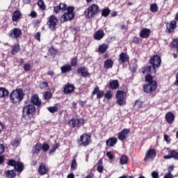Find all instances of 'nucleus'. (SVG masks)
Instances as JSON below:
<instances>
[{
  "mask_svg": "<svg viewBox=\"0 0 178 178\" xmlns=\"http://www.w3.org/2000/svg\"><path fill=\"white\" fill-rule=\"evenodd\" d=\"M35 106L30 102H26L22 109V116L25 119H33L34 113H35Z\"/></svg>",
  "mask_w": 178,
  "mask_h": 178,
  "instance_id": "nucleus-1",
  "label": "nucleus"
},
{
  "mask_svg": "<svg viewBox=\"0 0 178 178\" xmlns=\"http://www.w3.org/2000/svg\"><path fill=\"white\" fill-rule=\"evenodd\" d=\"M24 98V93L22 89L13 90L10 95V99L13 104H19Z\"/></svg>",
  "mask_w": 178,
  "mask_h": 178,
  "instance_id": "nucleus-2",
  "label": "nucleus"
},
{
  "mask_svg": "<svg viewBox=\"0 0 178 178\" xmlns=\"http://www.w3.org/2000/svg\"><path fill=\"white\" fill-rule=\"evenodd\" d=\"M145 81L148 83V84L145 85L143 87L145 92L149 94L156 90V81H154L152 76H145Z\"/></svg>",
  "mask_w": 178,
  "mask_h": 178,
  "instance_id": "nucleus-3",
  "label": "nucleus"
},
{
  "mask_svg": "<svg viewBox=\"0 0 178 178\" xmlns=\"http://www.w3.org/2000/svg\"><path fill=\"white\" fill-rule=\"evenodd\" d=\"M67 12L64 13L60 17V23H65V22H69L74 18V7H68L67 8Z\"/></svg>",
  "mask_w": 178,
  "mask_h": 178,
  "instance_id": "nucleus-4",
  "label": "nucleus"
},
{
  "mask_svg": "<svg viewBox=\"0 0 178 178\" xmlns=\"http://www.w3.org/2000/svg\"><path fill=\"white\" fill-rule=\"evenodd\" d=\"M99 12V6L96 4H92L84 11V14L87 19H91Z\"/></svg>",
  "mask_w": 178,
  "mask_h": 178,
  "instance_id": "nucleus-5",
  "label": "nucleus"
},
{
  "mask_svg": "<svg viewBox=\"0 0 178 178\" xmlns=\"http://www.w3.org/2000/svg\"><path fill=\"white\" fill-rule=\"evenodd\" d=\"M127 94L123 90H118L116 93L117 104L120 106H123L126 105V97Z\"/></svg>",
  "mask_w": 178,
  "mask_h": 178,
  "instance_id": "nucleus-6",
  "label": "nucleus"
},
{
  "mask_svg": "<svg viewBox=\"0 0 178 178\" xmlns=\"http://www.w3.org/2000/svg\"><path fill=\"white\" fill-rule=\"evenodd\" d=\"M58 22H59V19H58V18L55 15H51L49 17L47 26L49 29L51 30V31H55V30H56Z\"/></svg>",
  "mask_w": 178,
  "mask_h": 178,
  "instance_id": "nucleus-7",
  "label": "nucleus"
},
{
  "mask_svg": "<svg viewBox=\"0 0 178 178\" xmlns=\"http://www.w3.org/2000/svg\"><path fill=\"white\" fill-rule=\"evenodd\" d=\"M161 56L158 55L154 56L150 58L149 63L152 66L154 73L156 72V67H159V66H161Z\"/></svg>",
  "mask_w": 178,
  "mask_h": 178,
  "instance_id": "nucleus-8",
  "label": "nucleus"
},
{
  "mask_svg": "<svg viewBox=\"0 0 178 178\" xmlns=\"http://www.w3.org/2000/svg\"><path fill=\"white\" fill-rule=\"evenodd\" d=\"M90 143H91V136L87 134L81 135L80 139L78 140L79 145H83V147H87V145H90Z\"/></svg>",
  "mask_w": 178,
  "mask_h": 178,
  "instance_id": "nucleus-9",
  "label": "nucleus"
},
{
  "mask_svg": "<svg viewBox=\"0 0 178 178\" xmlns=\"http://www.w3.org/2000/svg\"><path fill=\"white\" fill-rule=\"evenodd\" d=\"M156 156V150L155 149H148L143 159L144 162H149L154 161V159Z\"/></svg>",
  "mask_w": 178,
  "mask_h": 178,
  "instance_id": "nucleus-10",
  "label": "nucleus"
},
{
  "mask_svg": "<svg viewBox=\"0 0 178 178\" xmlns=\"http://www.w3.org/2000/svg\"><path fill=\"white\" fill-rule=\"evenodd\" d=\"M8 165L10 166H14L17 172H23V169H24V165L20 161H16L15 160H9Z\"/></svg>",
  "mask_w": 178,
  "mask_h": 178,
  "instance_id": "nucleus-11",
  "label": "nucleus"
},
{
  "mask_svg": "<svg viewBox=\"0 0 178 178\" xmlns=\"http://www.w3.org/2000/svg\"><path fill=\"white\" fill-rule=\"evenodd\" d=\"M22 35V30L19 28H14L8 32V37H10V38H15V40H17V38H20Z\"/></svg>",
  "mask_w": 178,
  "mask_h": 178,
  "instance_id": "nucleus-12",
  "label": "nucleus"
},
{
  "mask_svg": "<svg viewBox=\"0 0 178 178\" xmlns=\"http://www.w3.org/2000/svg\"><path fill=\"white\" fill-rule=\"evenodd\" d=\"M69 124L70 127H80V126H83L84 124V119L79 118L74 119L72 118L69 121Z\"/></svg>",
  "mask_w": 178,
  "mask_h": 178,
  "instance_id": "nucleus-13",
  "label": "nucleus"
},
{
  "mask_svg": "<svg viewBox=\"0 0 178 178\" xmlns=\"http://www.w3.org/2000/svg\"><path fill=\"white\" fill-rule=\"evenodd\" d=\"M129 133H130V129H124L118 134V140H120V141H123V140H126Z\"/></svg>",
  "mask_w": 178,
  "mask_h": 178,
  "instance_id": "nucleus-14",
  "label": "nucleus"
},
{
  "mask_svg": "<svg viewBox=\"0 0 178 178\" xmlns=\"http://www.w3.org/2000/svg\"><path fill=\"white\" fill-rule=\"evenodd\" d=\"M96 95L97 99H101V98H102L105 95V92H104V90H100L99 87L96 86L92 91V95Z\"/></svg>",
  "mask_w": 178,
  "mask_h": 178,
  "instance_id": "nucleus-15",
  "label": "nucleus"
},
{
  "mask_svg": "<svg viewBox=\"0 0 178 178\" xmlns=\"http://www.w3.org/2000/svg\"><path fill=\"white\" fill-rule=\"evenodd\" d=\"M31 104H33L32 105H35V106H37V108H40L41 106V101H40V97H38V95H34L31 98Z\"/></svg>",
  "mask_w": 178,
  "mask_h": 178,
  "instance_id": "nucleus-16",
  "label": "nucleus"
},
{
  "mask_svg": "<svg viewBox=\"0 0 178 178\" xmlns=\"http://www.w3.org/2000/svg\"><path fill=\"white\" fill-rule=\"evenodd\" d=\"M78 74H81L82 77H88L90 76V72H88V70L86 68V67H81L77 69Z\"/></svg>",
  "mask_w": 178,
  "mask_h": 178,
  "instance_id": "nucleus-17",
  "label": "nucleus"
},
{
  "mask_svg": "<svg viewBox=\"0 0 178 178\" xmlns=\"http://www.w3.org/2000/svg\"><path fill=\"white\" fill-rule=\"evenodd\" d=\"M142 73L143 74H144L145 76H151V74H152V73L154 72V68L152 66H146L144 67L143 68H142Z\"/></svg>",
  "mask_w": 178,
  "mask_h": 178,
  "instance_id": "nucleus-18",
  "label": "nucleus"
},
{
  "mask_svg": "<svg viewBox=\"0 0 178 178\" xmlns=\"http://www.w3.org/2000/svg\"><path fill=\"white\" fill-rule=\"evenodd\" d=\"M74 90H76V88L73 84L67 83L64 86V92L65 94H72V92H74Z\"/></svg>",
  "mask_w": 178,
  "mask_h": 178,
  "instance_id": "nucleus-19",
  "label": "nucleus"
},
{
  "mask_svg": "<svg viewBox=\"0 0 178 178\" xmlns=\"http://www.w3.org/2000/svg\"><path fill=\"white\" fill-rule=\"evenodd\" d=\"M129 55L126 53H121L120 54V58L118 59L119 63H122V65H124V63L129 62Z\"/></svg>",
  "mask_w": 178,
  "mask_h": 178,
  "instance_id": "nucleus-20",
  "label": "nucleus"
},
{
  "mask_svg": "<svg viewBox=\"0 0 178 178\" xmlns=\"http://www.w3.org/2000/svg\"><path fill=\"white\" fill-rule=\"evenodd\" d=\"M105 36V33L103 30H99L97 31L93 36L94 40H96V41H100V40H102L104 37Z\"/></svg>",
  "mask_w": 178,
  "mask_h": 178,
  "instance_id": "nucleus-21",
  "label": "nucleus"
},
{
  "mask_svg": "<svg viewBox=\"0 0 178 178\" xmlns=\"http://www.w3.org/2000/svg\"><path fill=\"white\" fill-rule=\"evenodd\" d=\"M151 35V30L148 29H143L140 31V38H148Z\"/></svg>",
  "mask_w": 178,
  "mask_h": 178,
  "instance_id": "nucleus-22",
  "label": "nucleus"
},
{
  "mask_svg": "<svg viewBox=\"0 0 178 178\" xmlns=\"http://www.w3.org/2000/svg\"><path fill=\"white\" fill-rule=\"evenodd\" d=\"M67 6L65 3H60L58 6L54 7V13H59L60 10H66Z\"/></svg>",
  "mask_w": 178,
  "mask_h": 178,
  "instance_id": "nucleus-23",
  "label": "nucleus"
},
{
  "mask_svg": "<svg viewBox=\"0 0 178 178\" xmlns=\"http://www.w3.org/2000/svg\"><path fill=\"white\" fill-rule=\"evenodd\" d=\"M165 120L169 123V124H172L173 122H175V114L172 112H168L165 114Z\"/></svg>",
  "mask_w": 178,
  "mask_h": 178,
  "instance_id": "nucleus-24",
  "label": "nucleus"
},
{
  "mask_svg": "<svg viewBox=\"0 0 178 178\" xmlns=\"http://www.w3.org/2000/svg\"><path fill=\"white\" fill-rule=\"evenodd\" d=\"M118 143V138H108L106 142V144L107 145V147H115V145H116V143Z\"/></svg>",
  "mask_w": 178,
  "mask_h": 178,
  "instance_id": "nucleus-25",
  "label": "nucleus"
},
{
  "mask_svg": "<svg viewBox=\"0 0 178 178\" xmlns=\"http://www.w3.org/2000/svg\"><path fill=\"white\" fill-rule=\"evenodd\" d=\"M109 87L111 88V90H116L119 88V81L111 80L109 81Z\"/></svg>",
  "mask_w": 178,
  "mask_h": 178,
  "instance_id": "nucleus-26",
  "label": "nucleus"
},
{
  "mask_svg": "<svg viewBox=\"0 0 178 178\" xmlns=\"http://www.w3.org/2000/svg\"><path fill=\"white\" fill-rule=\"evenodd\" d=\"M38 173L40 175V176H44V175H47V173H48V169H47L45 165L42 164L39 166Z\"/></svg>",
  "mask_w": 178,
  "mask_h": 178,
  "instance_id": "nucleus-27",
  "label": "nucleus"
},
{
  "mask_svg": "<svg viewBox=\"0 0 178 178\" xmlns=\"http://www.w3.org/2000/svg\"><path fill=\"white\" fill-rule=\"evenodd\" d=\"M104 67L105 69H112L113 67V60L112 59H107L104 61Z\"/></svg>",
  "mask_w": 178,
  "mask_h": 178,
  "instance_id": "nucleus-28",
  "label": "nucleus"
},
{
  "mask_svg": "<svg viewBox=\"0 0 178 178\" xmlns=\"http://www.w3.org/2000/svg\"><path fill=\"white\" fill-rule=\"evenodd\" d=\"M22 17V13L19 10H15L13 14V22H17L19 19Z\"/></svg>",
  "mask_w": 178,
  "mask_h": 178,
  "instance_id": "nucleus-29",
  "label": "nucleus"
},
{
  "mask_svg": "<svg viewBox=\"0 0 178 178\" xmlns=\"http://www.w3.org/2000/svg\"><path fill=\"white\" fill-rule=\"evenodd\" d=\"M61 73H67V72H70L72 70V65L70 64H67L65 65H63L60 67Z\"/></svg>",
  "mask_w": 178,
  "mask_h": 178,
  "instance_id": "nucleus-30",
  "label": "nucleus"
},
{
  "mask_svg": "<svg viewBox=\"0 0 178 178\" xmlns=\"http://www.w3.org/2000/svg\"><path fill=\"white\" fill-rule=\"evenodd\" d=\"M9 95V91L5 88H0V98H5Z\"/></svg>",
  "mask_w": 178,
  "mask_h": 178,
  "instance_id": "nucleus-31",
  "label": "nucleus"
},
{
  "mask_svg": "<svg viewBox=\"0 0 178 178\" xmlns=\"http://www.w3.org/2000/svg\"><path fill=\"white\" fill-rule=\"evenodd\" d=\"M177 26V23L176 21L173 20L170 23L169 29H168V33H173L175 31V29H176Z\"/></svg>",
  "mask_w": 178,
  "mask_h": 178,
  "instance_id": "nucleus-32",
  "label": "nucleus"
},
{
  "mask_svg": "<svg viewBox=\"0 0 178 178\" xmlns=\"http://www.w3.org/2000/svg\"><path fill=\"white\" fill-rule=\"evenodd\" d=\"M41 151V144L37 143L35 145L32 149L33 154H40V152Z\"/></svg>",
  "mask_w": 178,
  "mask_h": 178,
  "instance_id": "nucleus-33",
  "label": "nucleus"
},
{
  "mask_svg": "<svg viewBox=\"0 0 178 178\" xmlns=\"http://www.w3.org/2000/svg\"><path fill=\"white\" fill-rule=\"evenodd\" d=\"M109 48V46L106 44H102L99 46L98 51L100 54H104V52Z\"/></svg>",
  "mask_w": 178,
  "mask_h": 178,
  "instance_id": "nucleus-34",
  "label": "nucleus"
},
{
  "mask_svg": "<svg viewBox=\"0 0 178 178\" xmlns=\"http://www.w3.org/2000/svg\"><path fill=\"white\" fill-rule=\"evenodd\" d=\"M129 162V157L126 155H122L120 158V165H127V163Z\"/></svg>",
  "mask_w": 178,
  "mask_h": 178,
  "instance_id": "nucleus-35",
  "label": "nucleus"
},
{
  "mask_svg": "<svg viewBox=\"0 0 178 178\" xmlns=\"http://www.w3.org/2000/svg\"><path fill=\"white\" fill-rule=\"evenodd\" d=\"M97 172H99V173H102V172H104V162L102 161V159H100L98 162Z\"/></svg>",
  "mask_w": 178,
  "mask_h": 178,
  "instance_id": "nucleus-36",
  "label": "nucleus"
},
{
  "mask_svg": "<svg viewBox=\"0 0 178 178\" xmlns=\"http://www.w3.org/2000/svg\"><path fill=\"white\" fill-rule=\"evenodd\" d=\"M150 10L153 13H156L158 10H159V7H158V4L156 3H152L150 5Z\"/></svg>",
  "mask_w": 178,
  "mask_h": 178,
  "instance_id": "nucleus-37",
  "label": "nucleus"
},
{
  "mask_svg": "<svg viewBox=\"0 0 178 178\" xmlns=\"http://www.w3.org/2000/svg\"><path fill=\"white\" fill-rule=\"evenodd\" d=\"M21 141H22V139L15 138V140L11 141V145H13V147H15V148H17V147H19V145H20Z\"/></svg>",
  "mask_w": 178,
  "mask_h": 178,
  "instance_id": "nucleus-38",
  "label": "nucleus"
},
{
  "mask_svg": "<svg viewBox=\"0 0 178 178\" xmlns=\"http://www.w3.org/2000/svg\"><path fill=\"white\" fill-rule=\"evenodd\" d=\"M20 51V45L19 44H15L13 47V49L11 51L12 55H16L17 52Z\"/></svg>",
  "mask_w": 178,
  "mask_h": 178,
  "instance_id": "nucleus-39",
  "label": "nucleus"
},
{
  "mask_svg": "<svg viewBox=\"0 0 178 178\" xmlns=\"http://www.w3.org/2000/svg\"><path fill=\"white\" fill-rule=\"evenodd\" d=\"M111 13V10L109 8H106L102 10V16L103 17H108L109 16V14Z\"/></svg>",
  "mask_w": 178,
  "mask_h": 178,
  "instance_id": "nucleus-40",
  "label": "nucleus"
},
{
  "mask_svg": "<svg viewBox=\"0 0 178 178\" xmlns=\"http://www.w3.org/2000/svg\"><path fill=\"white\" fill-rule=\"evenodd\" d=\"M38 6H39L40 9H41V10H45V8H47L45 6V3H44V1L42 0H39L38 1Z\"/></svg>",
  "mask_w": 178,
  "mask_h": 178,
  "instance_id": "nucleus-41",
  "label": "nucleus"
},
{
  "mask_svg": "<svg viewBox=\"0 0 178 178\" xmlns=\"http://www.w3.org/2000/svg\"><path fill=\"white\" fill-rule=\"evenodd\" d=\"M134 107L136 108V109H141V108H143V102L136 100L135 102Z\"/></svg>",
  "mask_w": 178,
  "mask_h": 178,
  "instance_id": "nucleus-42",
  "label": "nucleus"
},
{
  "mask_svg": "<svg viewBox=\"0 0 178 178\" xmlns=\"http://www.w3.org/2000/svg\"><path fill=\"white\" fill-rule=\"evenodd\" d=\"M76 169H77V161H76V159H73L71 164V170H76Z\"/></svg>",
  "mask_w": 178,
  "mask_h": 178,
  "instance_id": "nucleus-43",
  "label": "nucleus"
},
{
  "mask_svg": "<svg viewBox=\"0 0 178 178\" xmlns=\"http://www.w3.org/2000/svg\"><path fill=\"white\" fill-rule=\"evenodd\" d=\"M47 111H49L50 113H55L56 112H58V108L56 107V106H50L47 108Z\"/></svg>",
  "mask_w": 178,
  "mask_h": 178,
  "instance_id": "nucleus-44",
  "label": "nucleus"
},
{
  "mask_svg": "<svg viewBox=\"0 0 178 178\" xmlns=\"http://www.w3.org/2000/svg\"><path fill=\"white\" fill-rule=\"evenodd\" d=\"M171 155L172 156V158L174 159H176L177 161H178V152L177 151H176L175 149H172Z\"/></svg>",
  "mask_w": 178,
  "mask_h": 178,
  "instance_id": "nucleus-45",
  "label": "nucleus"
},
{
  "mask_svg": "<svg viewBox=\"0 0 178 178\" xmlns=\"http://www.w3.org/2000/svg\"><path fill=\"white\" fill-rule=\"evenodd\" d=\"M113 96V93L112 91H108L105 95L104 97L106 99H112V97Z\"/></svg>",
  "mask_w": 178,
  "mask_h": 178,
  "instance_id": "nucleus-46",
  "label": "nucleus"
},
{
  "mask_svg": "<svg viewBox=\"0 0 178 178\" xmlns=\"http://www.w3.org/2000/svg\"><path fill=\"white\" fill-rule=\"evenodd\" d=\"M6 176H7V177L13 178L15 177V172L13 170H8L6 172Z\"/></svg>",
  "mask_w": 178,
  "mask_h": 178,
  "instance_id": "nucleus-47",
  "label": "nucleus"
},
{
  "mask_svg": "<svg viewBox=\"0 0 178 178\" xmlns=\"http://www.w3.org/2000/svg\"><path fill=\"white\" fill-rule=\"evenodd\" d=\"M44 99H51L52 94L50 92H45L43 95Z\"/></svg>",
  "mask_w": 178,
  "mask_h": 178,
  "instance_id": "nucleus-48",
  "label": "nucleus"
},
{
  "mask_svg": "<svg viewBox=\"0 0 178 178\" xmlns=\"http://www.w3.org/2000/svg\"><path fill=\"white\" fill-rule=\"evenodd\" d=\"M30 69H31V65H30V63H25L24 65V72H30Z\"/></svg>",
  "mask_w": 178,
  "mask_h": 178,
  "instance_id": "nucleus-49",
  "label": "nucleus"
},
{
  "mask_svg": "<svg viewBox=\"0 0 178 178\" xmlns=\"http://www.w3.org/2000/svg\"><path fill=\"white\" fill-rule=\"evenodd\" d=\"M42 149L44 152H47V151H48L49 149V145H48L47 143L43 144L42 146Z\"/></svg>",
  "mask_w": 178,
  "mask_h": 178,
  "instance_id": "nucleus-50",
  "label": "nucleus"
},
{
  "mask_svg": "<svg viewBox=\"0 0 178 178\" xmlns=\"http://www.w3.org/2000/svg\"><path fill=\"white\" fill-rule=\"evenodd\" d=\"M58 148H59V144L58 143H56L52 149L50 150L51 154H54V152H55V151H56V149H58Z\"/></svg>",
  "mask_w": 178,
  "mask_h": 178,
  "instance_id": "nucleus-51",
  "label": "nucleus"
},
{
  "mask_svg": "<svg viewBox=\"0 0 178 178\" xmlns=\"http://www.w3.org/2000/svg\"><path fill=\"white\" fill-rule=\"evenodd\" d=\"M106 155L107 157H108L110 161H113V159H115L113 154H112V152H107Z\"/></svg>",
  "mask_w": 178,
  "mask_h": 178,
  "instance_id": "nucleus-52",
  "label": "nucleus"
},
{
  "mask_svg": "<svg viewBox=\"0 0 178 178\" xmlns=\"http://www.w3.org/2000/svg\"><path fill=\"white\" fill-rule=\"evenodd\" d=\"M40 87L42 90L44 88H47V87H48V83L47 82H42L40 83Z\"/></svg>",
  "mask_w": 178,
  "mask_h": 178,
  "instance_id": "nucleus-53",
  "label": "nucleus"
},
{
  "mask_svg": "<svg viewBox=\"0 0 178 178\" xmlns=\"http://www.w3.org/2000/svg\"><path fill=\"white\" fill-rule=\"evenodd\" d=\"M77 65V57L72 58L71 60V66H76Z\"/></svg>",
  "mask_w": 178,
  "mask_h": 178,
  "instance_id": "nucleus-54",
  "label": "nucleus"
},
{
  "mask_svg": "<svg viewBox=\"0 0 178 178\" xmlns=\"http://www.w3.org/2000/svg\"><path fill=\"white\" fill-rule=\"evenodd\" d=\"M152 178H159V174L156 171H153L152 172Z\"/></svg>",
  "mask_w": 178,
  "mask_h": 178,
  "instance_id": "nucleus-55",
  "label": "nucleus"
},
{
  "mask_svg": "<svg viewBox=\"0 0 178 178\" xmlns=\"http://www.w3.org/2000/svg\"><path fill=\"white\" fill-rule=\"evenodd\" d=\"M172 158H173V156H172V150L170 152L168 155H165L163 156L164 159H172Z\"/></svg>",
  "mask_w": 178,
  "mask_h": 178,
  "instance_id": "nucleus-56",
  "label": "nucleus"
},
{
  "mask_svg": "<svg viewBox=\"0 0 178 178\" xmlns=\"http://www.w3.org/2000/svg\"><path fill=\"white\" fill-rule=\"evenodd\" d=\"M35 38L38 41H40V40H41V33L40 32L36 33V34L35 35Z\"/></svg>",
  "mask_w": 178,
  "mask_h": 178,
  "instance_id": "nucleus-57",
  "label": "nucleus"
},
{
  "mask_svg": "<svg viewBox=\"0 0 178 178\" xmlns=\"http://www.w3.org/2000/svg\"><path fill=\"white\" fill-rule=\"evenodd\" d=\"M164 140L167 144H170V138L168 135H164Z\"/></svg>",
  "mask_w": 178,
  "mask_h": 178,
  "instance_id": "nucleus-58",
  "label": "nucleus"
},
{
  "mask_svg": "<svg viewBox=\"0 0 178 178\" xmlns=\"http://www.w3.org/2000/svg\"><path fill=\"white\" fill-rule=\"evenodd\" d=\"M164 178H173V175H172L170 172L165 173Z\"/></svg>",
  "mask_w": 178,
  "mask_h": 178,
  "instance_id": "nucleus-59",
  "label": "nucleus"
},
{
  "mask_svg": "<svg viewBox=\"0 0 178 178\" xmlns=\"http://www.w3.org/2000/svg\"><path fill=\"white\" fill-rule=\"evenodd\" d=\"M3 152H5V147L3 145L0 144V155L1 154H3Z\"/></svg>",
  "mask_w": 178,
  "mask_h": 178,
  "instance_id": "nucleus-60",
  "label": "nucleus"
},
{
  "mask_svg": "<svg viewBox=\"0 0 178 178\" xmlns=\"http://www.w3.org/2000/svg\"><path fill=\"white\" fill-rule=\"evenodd\" d=\"M30 16H31V17L35 19V17H37V13H35V11H31Z\"/></svg>",
  "mask_w": 178,
  "mask_h": 178,
  "instance_id": "nucleus-61",
  "label": "nucleus"
},
{
  "mask_svg": "<svg viewBox=\"0 0 178 178\" xmlns=\"http://www.w3.org/2000/svg\"><path fill=\"white\" fill-rule=\"evenodd\" d=\"M130 70L134 73H136V72H137V65H133V66L130 67Z\"/></svg>",
  "mask_w": 178,
  "mask_h": 178,
  "instance_id": "nucleus-62",
  "label": "nucleus"
},
{
  "mask_svg": "<svg viewBox=\"0 0 178 178\" xmlns=\"http://www.w3.org/2000/svg\"><path fill=\"white\" fill-rule=\"evenodd\" d=\"M86 104H87V102H83V101L79 102V105L82 108L86 106Z\"/></svg>",
  "mask_w": 178,
  "mask_h": 178,
  "instance_id": "nucleus-63",
  "label": "nucleus"
},
{
  "mask_svg": "<svg viewBox=\"0 0 178 178\" xmlns=\"http://www.w3.org/2000/svg\"><path fill=\"white\" fill-rule=\"evenodd\" d=\"M67 178H74V174H69L67 177Z\"/></svg>",
  "mask_w": 178,
  "mask_h": 178,
  "instance_id": "nucleus-64",
  "label": "nucleus"
}]
</instances>
